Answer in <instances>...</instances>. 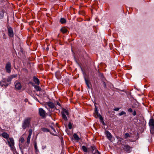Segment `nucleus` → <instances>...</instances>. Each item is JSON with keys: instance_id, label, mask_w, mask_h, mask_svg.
Masks as SVG:
<instances>
[{"instance_id": "1", "label": "nucleus", "mask_w": 154, "mask_h": 154, "mask_svg": "<svg viewBox=\"0 0 154 154\" xmlns=\"http://www.w3.org/2000/svg\"><path fill=\"white\" fill-rule=\"evenodd\" d=\"M31 120V118L30 117H27L24 119L22 124L23 129L25 130L29 127Z\"/></svg>"}, {"instance_id": "2", "label": "nucleus", "mask_w": 154, "mask_h": 154, "mask_svg": "<svg viewBox=\"0 0 154 154\" xmlns=\"http://www.w3.org/2000/svg\"><path fill=\"white\" fill-rule=\"evenodd\" d=\"M7 141L8 145L10 147L11 150H13L14 148V142L13 138H9L7 140Z\"/></svg>"}, {"instance_id": "3", "label": "nucleus", "mask_w": 154, "mask_h": 154, "mask_svg": "<svg viewBox=\"0 0 154 154\" xmlns=\"http://www.w3.org/2000/svg\"><path fill=\"white\" fill-rule=\"evenodd\" d=\"M89 153H92V154H100L94 146H91V148L87 149V152Z\"/></svg>"}, {"instance_id": "4", "label": "nucleus", "mask_w": 154, "mask_h": 154, "mask_svg": "<svg viewBox=\"0 0 154 154\" xmlns=\"http://www.w3.org/2000/svg\"><path fill=\"white\" fill-rule=\"evenodd\" d=\"M62 117L65 121L67 120V118L66 116L69 115V112L68 110L64 108L62 109V111L61 112Z\"/></svg>"}, {"instance_id": "5", "label": "nucleus", "mask_w": 154, "mask_h": 154, "mask_svg": "<svg viewBox=\"0 0 154 154\" xmlns=\"http://www.w3.org/2000/svg\"><path fill=\"white\" fill-rule=\"evenodd\" d=\"M11 65L10 63L8 62L5 66V69L6 72L9 73H10L11 71Z\"/></svg>"}, {"instance_id": "6", "label": "nucleus", "mask_w": 154, "mask_h": 154, "mask_svg": "<svg viewBox=\"0 0 154 154\" xmlns=\"http://www.w3.org/2000/svg\"><path fill=\"white\" fill-rule=\"evenodd\" d=\"M15 88L16 90H20L22 88V85L20 82L16 81L14 83Z\"/></svg>"}, {"instance_id": "7", "label": "nucleus", "mask_w": 154, "mask_h": 154, "mask_svg": "<svg viewBox=\"0 0 154 154\" xmlns=\"http://www.w3.org/2000/svg\"><path fill=\"white\" fill-rule=\"evenodd\" d=\"M39 114L40 116L42 117H45L46 115L45 112L42 108H39Z\"/></svg>"}, {"instance_id": "8", "label": "nucleus", "mask_w": 154, "mask_h": 154, "mask_svg": "<svg viewBox=\"0 0 154 154\" xmlns=\"http://www.w3.org/2000/svg\"><path fill=\"white\" fill-rule=\"evenodd\" d=\"M8 35L10 37H13L14 35L13 31L11 27L8 28Z\"/></svg>"}, {"instance_id": "9", "label": "nucleus", "mask_w": 154, "mask_h": 154, "mask_svg": "<svg viewBox=\"0 0 154 154\" xmlns=\"http://www.w3.org/2000/svg\"><path fill=\"white\" fill-rule=\"evenodd\" d=\"M4 81H3V79H2V81L0 82V85L2 87L6 88L9 85V84L8 83V82H7L6 80Z\"/></svg>"}, {"instance_id": "10", "label": "nucleus", "mask_w": 154, "mask_h": 154, "mask_svg": "<svg viewBox=\"0 0 154 154\" xmlns=\"http://www.w3.org/2000/svg\"><path fill=\"white\" fill-rule=\"evenodd\" d=\"M95 113L97 115V117H98L100 119L101 121V122H103V118L101 116L100 114H99L97 110V109L96 107V106H95Z\"/></svg>"}, {"instance_id": "11", "label": "nucleus", "mask_w": 154, "mask_h": 154, "mask_svg": "<svg viewBox=\"0 0 154 154\" xmlns=\"http://www.w3.org/2000/svg\"><path fill=\"white\" fill-rule=\"evenodd\" d=\"M105 134L107 137L108 138L109 140H110L112 137V136L111 135L110 133L107 131H106Z\"/></svg>"}, {"instance_id": "12", "label": "nucleus", "mask_w": 154, "mask_h": 154, "mask_svg": "<svg viewBox=\"0 0 154 154\" xmlns=\"http://www.w3.org/2000/svg\"><path fill=\"white\" fill-rule=\"evenodd\" d=\"M130 149L131 147L128 145H125L124 147V150L128 152H130Z\"/></svg>"}, {"instance_id": "13", "label": "nucleus", "mask_w": 154, "mask_h": 154, "mask_svg": "<svg viewBox=\"0 0 154 154\" xmlns=\"http://www.w3.org/2000/svg\"><path fill=\"white\" fill-rule=\"evenodd\" d=\"M2 135L4 138L7 139V140L9 138V135L6 133L4 132L2 133Z\"/></svg>"}, {"instance_id": "14", "label": "nucleus", "mask_w": 154, "mask_h": 154, "mask_svg": "<svg viewBox=\"0 0 154 154\" xmlns=\"http://www.w3.org/2000/svg\"><path fill=\"white\" fill-rule=\"evenodd\" d=\"M33 81L36 84L38 85H39L40 83L39 80L37 78L34 77H33Z\"/></svg>"}, {"instance_id": "15", "label": "nucleus", "mask_w": 154, "mask_h": 154, "mask_svg": "<svg viewBox=\"0 0 154 154\" xmlns=\"http://www.w3.org/2000/svg\"><path fill=\"white\" fill-rule=\"evenodd\" d=\"M47 105L48 106L51 108H53L54 107V104L51 102H49L47 103Z\"/></svg>"}, {"instance_id": "16", "label": "nucleus", "mask_w": 154, "mask_h": 154, "mask_svg": "<svg viewBox=\"0 0 154 154\" xmlns=\"http://www.w3.org/2000/svg\"><path fill=\"white\" fill-rule=\"evenodd\" d=\"M60 31L63 33H66L68 32L67 29L65 27H63L61 28Z\"/></svg>"}, {"instance_id": "17", "label": "nucleus", "mask_w": 154, "mask_h": 154, "mask_svg": "<svg viewBox=\"0 0 154 154\" xmlns=\"http://www.w3.org/2000/svg\"><path fill=\"white\" fill-rule=\"evenodd\" d=\"M149 124L150 127L154 126V120L152 119H150Z\"/></svg>"}, {"instance_id": "18", "label": "nucleus", "mask_w": 154, "mask_h": 154, "mask_svg": "<svg viewBox=\"0 0 154 154\" xmlns=\"http://www.w3.org/2000/svg\"><path fill=\"white\" fill-rule=\"evenodd\" d=\"M74 138L75 140L78 141L79 140V136L77 135V134H75L73 135Z\"/></svg>"}, {"instance_id": "19", "label": "nucleus", "mask_w": 154, "mask_h": 154, "mask_svg": "<svg viewBox=\"0 0 154 154\" xmlns=\"http://www.w3.org/2000/svg\"><path fill=\"white\" fill-rule=\"evenodd\" d=\"M34 86V88L37 91H41V88L39 86L35 85Z\"/></svg>"}, {"instance_id": "20", "label": "nucleus", "mask_w": 154, "mask_h": 154, "mask_svg": "<svg viewBox=\"0 0 154 154\" xmlns=\"http://www.w3.org/2000/svg\"><path fill=\"white\" fill-rule=\"evenodd\" d=\"M11 80L12 79L10 76H9L7 79H3V81L6 80L8 82H10Z\"/></svg>"}, {"instance_id": "21", "label": "nucleus", "mask_w": 154, "mask_h": 154, "mask_svg": "<svg viewBox=\"0 0 154 154\" xmlns=\"http://www.w3.org/2000/svg\"><path fill=\"white\" fill-rule=\"evenodd\" d=\"M150 131L151 134H154V126L150 127Z\"/></svg>"}, {"instance_id": "22", "label": "nucleus", "mask_w": 154, "mask_h": 154, "mask_svg": "<svg viewBox=\"0 0 154 154\" xmlns=\"http://www.w3.org/2000/svg\"><path fill=\"white\" fill-rule=\"evenodd\" d=\"M31 135H28L27 138V143L28 144H29L30 142V139L31 138Z\"/></svg>"}, {"instance_id": "23", "label": "nucleus", "mask_w": 154, "mask_h": 154, "mask_svg": "<svg viewBox=\"0 0 154 154\" xmlns=\"http://www.w3.org/2000/svg\"><path fill=\"white\" fill-rule=\"evenodd\" d=\"M41 129L43 131L45 132H48L50 131L47 128H41Z\"/></svg>"}, {"instance_id": "24", "label": "nucleus", "mask_w": 154, "mask_h": 154, "mask_svg": "<svg viewBox=\"0 0 154 154\" xmlns=\"http://www.w3.org/2000/svg\"><path fill=\"white\" fill-rule=\"evenodd\" d=\"M83 73L84 77V79L85 80V83L86 84H87V78H86L87 75H86V74L85 72H84L83 71Z\"/></svg>"}, {"instance_id": "25", "label": "nucleus", "mask_w": 154, "mask_h": 154, "mask_svg": "<svg viewBox=\"0 0 154 154\" xmlns=\"http://www.w3.org/2000/svg\"><path fill=\"white\" fill-rule=\"evenodd\" d=\"M131 136L130 134L128 133H126L124 136V137L125 139H127L128 137H130Z\"/></svg>"}, {"instance_id": "26", "label": "nucleus", "mask_w": 154, "mask_h": 154, "mask_svg": "<svg viewBox=\"0 0 154 154\" xmlns=\"http://www.w3.org/2000/svg\"><path fill=\"white\" fill-rule=\"evenodd\" d=\"M60 22L61 23H64L66 22V20L64 18H61L60 20Z\"/></svg>"}, {"instance_id": "27", "label": "nucleus", "mask_w": 154, "mask_h": 154, "mask_svg": "<svg viewBox=\"0 0 154 154\" xmlns=\"http://www.w3.org/2000/svg\"><path fill=\"white\" fill-rule=\"evenodd\" d=\"M82 149L85 152H87V148L84 146H82Z\"/></svg>"}, {"instance_id": "28", "label": "nucleus", "mask_w": 154, "mask_h": 154, "mask_svg": "<svg viewBox=\"0 0 154 154\" xmlns=\"http://www.w3.org/2000/svg\"><path fill=\"white\" fill-rule=\"evenodd\" d=\"M34 148H35V150L36 151H38V149L37 147V144H36V143L35 142H34Z\"/></svg>"}, {"instance_id": "29", "label": "nucleus", "mask_w": 154, "mask_h": 154, "mask_svg": "<svg viewBox=\"0 0 154 154\" xmlns=\"http://www.w3.org/2000/svg\"><path fill=\"white\" fill-rule=\"evenodd\" d=\"M126 114V113L124 111H122L121 112L119 113V115L120 116H122L123 115H125Z\"/></svg>"}, {"instance_id": "30", "label": "nucleus", "mask_w": 154, "mask_h": 154, "mask_svg": "<svg viewBox=\"0 0 154 154\" xmlns=\"http://www.w3.org/2000/svg\"><path fill=\"white\" fill-rule=\"evenodd\" d=\"M20 141L21 143H23L24 142V138L23 137H21L20 139Z\"/></svg>"}, {"instance_id": "31", "label": "nucleus", "mask_w": 154, "mask_h": 154, "mask_svg": "<svg viewBox=\"0 0 154 154\" xmlns=\"http://www.w3.org/2000/svg\"><path fill=\"white\" fill-rule=\"evenodd\" d=\"M10 77L11 78V79H12L15 78L17 77V75L16 74H14L11 75L10 76Z\"/></svg>"}, {"instance_id": "32", "label": "nucleus", "mask_w": 154, "mask_h": 154, "mask_svg": "<svg viewBox=\"0 0 154 154\" xmlns=\"http://www.w3.org/2000/svg\"><path fill=\"white\" fill-rule=\"evenodd\" d=\"M4 13L3 12H0V19L2 18L3 17Z\"/></svg>"}, {"instance_id": "33", "label": "nucleus", "mask_w": 154, "mask_h": 154, "mask_svg": "<svg viewBox=\"0 0 154 154\" xmlns=\"http://www.w3.org/2000/svg\"><path fill=\"white\" fill-rule=\"evenodd\" d=\"M32 130L31 129H30L29 130V135H32Z\"/></svg>"}, {"instance_id": "34", "label": "nucleus", "mask_w": 154, "mask_h": 154, "mask_svg": "<svg viewBox=\"0 0 154 154\" xmlns=\"http://www.w3.org/2000/svg\"><path fill=\"white\" fill-rule=\"evenodd\" d=\"M68 127L69 129H71L72 128V125L71 124L69 123L68 125Z\"/></svg>"}, {"instance_id": "35", "label": "nucleus", "mask_w": 154, "mask_h": 154, "mask_svg": "<svg viewBox=\"0 0 154 154\" xmlns=\"http://www.w3.org/2000/svg\"><path fill=\"white\" fill-rule=\"evenodd\" d=\"M128 112H132V111H133L132 109L131 108L129 109H128Z\"/></svg>"}, {"instance_id": "36", "label": "nucleus", "mask_w": 154, "mask_h": 154, "mask_svg": "<svg viewBox=\"0 0 154 154\" xmlns=\"http://www.w3.org/2000/svg\"><path fill=\"white\" fill-rule=\"evenodd\" d=\"M119 109V108H115V109H114V110L115 111H118Z\"/></svg>"}, {"instance_id": "37", "label": "nucleus", "mask_w": 154, "mask_h": 154, "mask_svg": "<svg viewBox=\"0 0 154 154\" xmlns=\"http://www.w3.org/2000/svg\"><path fill=\"white\" fill-rule=\"evenodd\" d=\"M51 129H52V130H53V131H54V132H55V129H54V128L53 127L51 126Z\"/></svg>"}, {"instance_id": "38", "label": "nucleus", "mask_w": 154, "mask_h": 154, "mask_svg": "<svg viewBox=\"0 0 154 154\" xmlns=\"http://www.w3.org/2000/svg\"><path fill=\"white\" fill-rule=\"evenodd\" d=\"M133 114L134 116H135L136 115V112L135 111H134Z\"/></svg>"}, {"instance_id": "39", "label": "nucleus", "mask_w": 154, "mask_h": 154, "mask_svg": "<svg viewBox=\"0 0 154 154\" xmlns=\"http://www.w3.org/2000/svg\"><path fill=\"white\" fill-rule=\"evenodd\" d=\"M57 104L59 106H60V103L59 102H57Z\"/></svg>"}, {"instance_id": "40", "label": "nucleus", "mask_w": 154, "mask_h": 154, "mask_svg": "<svg viewBox=\"0 0 154 154\" xmlns=\"http://www.w3.org/2000/svg\"><path fill=\"white\" fill-rule=\"evenodd\" d=\"M28 100L27 99H25V100H24V101L26 102L28 101Z\"/></svg>"}, {"instance_id": "41", "label": "nucleus", "mask_w": 154, "mask_h": 154, "mask_svg": "<svg viewBox=\"0 0 154 154\" xmlns=\"http://www.w3.org/2000/svg\"><path fill=\"white\" fill-rule=\"evenodd\" d=\"M87 87H89V86H88V83H87Z\"/></svg>"}, {"instance_id": "42", "label": "nucleus", "mask_w": 154, "mask_h": 154, "mask_svg": "<svg viewBox=\"0 0 154 154\" xmlns=\"http://www.w3.org/2000/svg\"><path fill=\"white\" fill-rule=\"evenodd\" d=\"M104 85L105 86H106V84H105V83H104Z\"/></svg>"}, {"instance_id": "43", "label": "nucleus", "mask_w": 154, "mask_h": 154, "mask_svg": "<svg viewBox=\"0 0 154 154\" xmlns=\"http://www.w3.org/2000/svg\"><path fill=\"white\" fill-rule=\"evenodd\" d=\"M51 154H52V153H51Z\"/></svg>"}]
</instances>
